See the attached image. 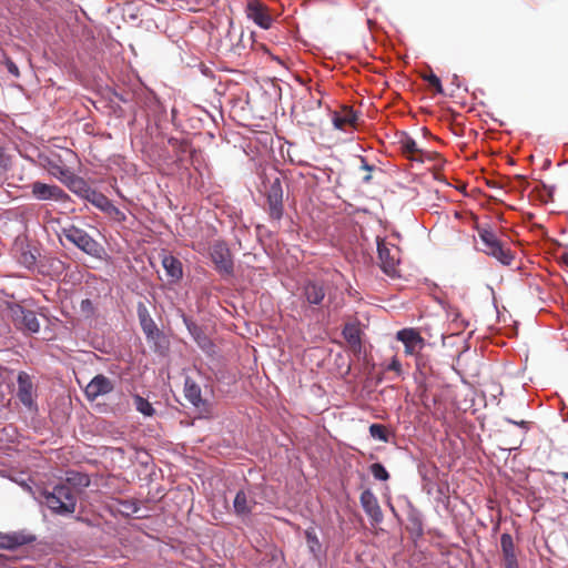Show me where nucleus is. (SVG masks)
Segmentation results:
<instances>
[{"label":"nucleus","mask_w":568,"mask_h":568,"mask_svg":"<svg viewBox=\"0 0 568 568\" xmlns=\"http://www.w3.org/2000/svg\"><path fill=\"white\" fill-rule=\"evenodd\" d=\"M44 504L58 515L73 514L77 508L75 489L68 484L53 487L52 491H44Z\"/></svg>","instance_id":"obj_1"},{"label":"nucleus","mask_w":568,"mask_h":568,"mask_svg":"<svg viewBox=\"0 0 568 568\" xmlns=\"http://www.w3.org/2000/svg\"><path fill=\"white\" fill-rule=\"evenodd\" d=\"M61 234L79 250L92 257L102 258L105 254L104 247L98 241L75 225L63 227Z\"/></svg>","instance_id":"obj_2"},{"label":"nucleus","mask_w":568,"mask_h":568,"mask_svg":"<svg viewBox=\"0 0 568 568\" xmlns=\"http://www.w3.org/2000/svg\"><path fill=\"white\" fill-rule=\"evenodd\" d=\"M478 235L484 247L481 251L487 255L495 257L503 265H510L514 261V254L509 248L503 246L496 234L488 227H477Z\"/></svg>","instance_id":"obj_3"},{"label":"nucleus","mask_w":568,"mask_h":568,"mask_svg":"<svg viewBox=\"0 0 568 568\" xmlns=\"http://www.w3.org/2000/svg\"><path fill=\"white\" fill-rule=\"evenodd\" d=\"M210 256L215 270L222 276H231L234 272V263L230 248L224 242L216 241L210 247Z\"/></svg>","instance_id":"obj_4"},{"label":"nucleus","mask_w":568,"mask_h":568,"mask_svg":"<svg viewBox=\"0 0 568 568\" xmlns=\"http://www.w3.org/2000/svg\"><path fill=\"white\" fill-rule=\"evenodd\" d=\"M378 260L383 272L389 276L398 275L399 248L389 246L384 240L377 239Z\"/></svg>","instance_id":"obj_5"},{"label":"nucleus","mask_w":568,"mask_h":568,"mask_svg":"<svg viewBox=\"0 0 568 568\" xmlns=\"http://www.w3.org/2000/svg\"><path fill=\"white\" fill-rule=\"evenodd\" d=\"M267 213L273 222L280 223L284 213L283 189L278 178L271 182L266 191Z\"/></svg>","instance_id":"obj_6"},{"label":"nucleus","mask_w":568,"mask_h":568,"mask_svg":"<svg viewBox=\"0 0 568 568\" xmlns=\"http://www.w3.org/2000/svg\"><path fill=\"white\" fill-rule=\"evenodd\" d=\"M245 14L262 29L267 30L272 27L273 18L270 13V9L261 0H247L245 4Z\"/></svg>","instance_id":"obj_7"},{"label":"nucleus","mask_w":568,"mask_h":568,"mask_svg":"<svg viewBox=\"0 0 568 568\" xmlns=\"http://www.w3.org/2000/svg\"><path fill=\"white\" fill-rule=\"evenodd\" d=\"M12 320L14 326L18 329L28 332V333H38L40 329V323L37 318V315L33 311L26 310L19 305L11 308Z\"/></svg>","instance_id":"obj_8"},{"label":"nucleus","mask_w":568,"mask_h":568,"mask_svg":"<svg viewBox=\"0 0 568 568\" xmlns=\"http://www.w3.org/2000/svg\"><path fill=\"white\" fill-rule=\"evenodd\" d=\"M114 389V383L106 376L99 374L94 376L84 389L89 402H94L98 397L106 395Z\"/></svg>","instance_id":"obj_9"},{"label":"nucleus","mask_w":568,"mask_h":568,"mask_svg":"<svg viewBox=\"0 0 568 568\" xmlns=\"http://www.w3.org/2000/svg\"><path fill=\"white\" fill-rule=\"evenodd\" d=\"M396 338L404 344L406 355H415L425 346V339L420 336L419 332L414 328H403L398 331Z\"/></svg>","instance_id":"obj_10"},{"label":"nucleus","mask_w":568,"mask_h":568,"mask_svg":"<svg viewBox=\"0 0 568 568\" xmlns=\"http://www.w3.org/2000/svg\"><path fill=\"white\" fill-rule=\"evenodd\" d=\"M32 195L41 201L54 200L59 202H64L69 197L61 187L42 182H34L32 184Z\"/></svg>","instance_id":"obj_11"},{"label":"nucleus","mask_w":568,"mask_h":568,"mask_svg":"<svg viewBox=\"0 0 568 568\" xmlns=\"http://www.w3.org/2000/svg\"><path fill=\"white\" fill-rule=\"evenodd\" d=\"M361 505L374 524L383 521V513L378 500L374 493L369 489H365L359 497Z\"/></svg>","instance_id":"obj_12"},{"label":"nucleus","mask_w":568,"mask_h":568,"mask_svg":"<svg viewBox=\"0 0 568 568\" xmlns=\"http://www.w3.org/2000/svg\"><path fill=\"white\" fill-rule=\"evenodd\" d=\"M184 395L185 398L200 412H209L207 402L202 398L201 387L190 377L185 378Z\"/></svg>","instance_id":"obj_13"},{"label":"nucleus","mask_w":568,"mask_h":568,"mask_svg":"<svg viewBox=\"0 0 568 568\" xmlns=\"http://www.w3.org/2000/svg\"><path fill=\"white\" fill-rule=\"evenodd\" d=\"M138 317L143 333L145 334L148 341H156L161 336V332L151 317L148 308L140 304L138 307Z\"/></svg>","instance_id":"obj_14"},{"label":"nucleus","mask_w":568,"mask_h":568,"mask_svg":"<svg viewBox=\"0 0 568 568\" xmlns=\"http://www.w3.org/2000/svg\"><path fill=\"white\" fill-rule=\"evenodd\" d=\"M357 119V113L348 105L342 106L338 111H335L332 116L333 124L338 130L355 128Z\"/></svg>","instance_id":"obj_15"},{"label":"nucleus","mask_w":568,"mask_h":568,"mask_svg":"<svg viewBox=\"0 0 568 568\" xmlns=\"http://www.w3.org/2000/svg\"><path fill=\"white\" fill-rule=\"evenodd\" d=\"M403 154L410 160L423 162L424 159L439 158L436 153L425 152L418 148L416 141L409 136L400 142Z\"/></svg>","instance_id":"obj_16"},{"label":"nucleus","mask_w":568,"mask_h":568,"mask_svg":"<svg viewBox=\"0 0 568 568\" xmlns=\"http://www.w3.org/2000/svg\"><path fill=\"white\" fill-rule=\"evenodd\" d=\"M18 398L20 402L28 408L33 406V384L30 375L26 372H20L18 374Z\"/></svg>","instance_id":"obj_17"},{"label":"nucleus","mask_w":568,"mask_h":568,"mask_svg":"<svg viewBox=\"0 0 568 568\" xmlns=\"http://www.w3.org/2000/svg\"><path fill=\"white\" fill-rule=\"evenodd\" d=\"M302 295L310 305H321L326 295V291L323 283L307 281L303 286Z\"/></svg>","instance_id":"obj_18"},{"label":"nucleus","mask_w":568,"mask_h":568,"mask_svg":"<svg viewBox=\"0 0 568 568\" xmlns=\"http://www.w3.org/2000/svg\"><path fill=\"white\" fill-rule=\"evenodd\" d=\"M184 323H185L190 334L192 335V337L199 345V347L207 354L214 353V344L205 335L203 329L199 325H196L194 322H192L191 320H189L186 317L184 318Z\"/></svg>","instance_id":"obj_19"},{"label":"nucleus","mask_w":568,"mask_h":568,"mask_svg":"<svg viewBox=\"0 0 568 568\" xmlns=\"http://www.w3.org/2000/svg\"><path fill=\"white\" fill-rule=\"evenodd\" d=\"M500 546L505 561V568H518L515 544L510 534H503Z\"/></svg>","instance_id":"obj_20"},{"label":"nucleus","mask_w":568,"mask_h":568,"mask_svg":"<svg viewBox=\"0 0 568 568\" xmlns=\"http://www.w3.org/2000/svg\"><path fill=\"white\" fill-rule=\"evenodd\" d=\"M343 336L355 354H361L363 345L361 339V329L355 324H346L343 328Z\"/></svg>","instance_id":"obj_21"},{"label":"nucleus","mask_w":568,"mask_h":568,"mask_svg":"<svg viewBox=\"0 0 568 568\" xmlns=\"http://www.w3.org/2000/svg\"><path fill=\"white\" fill-rule=\"evenodd\" d=\"M33 540L32 537L26 536L23 534L13 532V534H3L0 532V548L3 549H13L16 547L29 544Z\"/></svg>","instance_id":"obj_22"},{"label":"nucleus","mask_w":568,"mask_h":568,"mask_svg":"<svg viewBox=\"0 0 568 568\" xmlns=\"http://www.w3.org/2000/svg\"><path fill=\"white\" fill-rule=\"evenodd\" d=\"M256 503L252 498L247 497V495L244 490H240L235 495V498L233 501L234 511L237 516H246V515L251 514L253 506Z\"/></svg>","instance_id":"obj_23"},{"label":"nucleus","mask_w":568,"mask_h":568,"mask_svg":"<svg viewBox=\"0 0 568 568\" xmlns=\"http://www.w3.org/2000/svg\"><path fill=\"white\" fill-rule=\"evenodd\" d=\"M162 265L171 281L176 282L182 277V264L173 255H164L162 258Z\"/></svg>","instance_id":"obj_24"},{"label":"nucleus","mask_w":568,"mask_h":568,"mask_svg":"<svg viewBox=\"0 0 568 568\" xmlns=\"http://www.w3.org/2000/svg\"><path fill=\"white\" fill-rule=\"evenodd\" d=\"M64 185L78 196L84 199L92 189L84 179L74 173L65 181Z\"/></svg>","instance_id":"obj_25"},{"label":"nucleus","mask_w":568,"mask_h":568,"mask_svg":"<svg viewBox=\"0 0 568 568\" xmlns=\"http://www.w3.org/2000/svg\"><path fill=\"white\" fill-rule=\"evenodd\" d=\"M51 159H61V156H52ZM48 171L63 184L73 173L68 166L55 160H49Z\"/></svg>","instance_id":"obj_26"},{"label":"nucleus","mask_w":568,"mask_h":568,"mask_svg":"<svg viewBox=\"0 0 568 568\" xmlns=\"http://www.w3.org/2000/svg\"><path fill=\"white\" fill-rule=\"evenodd\" d=\"M88 202H90L92 205H94L97 209L103 212L105 210V206L109 204L110 200L102 194L101 192H98L94 189H91L88 193L87 197H84Z\"/></svg>","instance_id":"obj_27"},{"label":"nucleus","mask_w":568,"mask_h":568,"mask_svg":"<svg viewBox=\"0 0 568 568\" xmlns=\"http://www.w3.org/2000/svg\"><path fill=\"white\" fill-rule=\"evenodd\" d=\"M305 538H306V544H307L310 551L314 556H317V554L321 552L322 545L316 536V532L313 529H306Z\"/></svg>","instance_id":"obj_28"},{"label":"nucleus","mask_w":568,"mask_h":568,"mask_svg":"<svg viewBox=\"0 0 568 568\" xmlns=\"http://www.w3.org/2000/svg\"><path fill=\"white\" fill-rule=\"evenodd\" d=\"M134 404L136 410L143 414L144 416H153L155 413L151 403L140 395L134 396Z\"/></svg>","instance_id":"obj_29"},{"label":"nucleus","mask_w":568,"mask_h":568,"mask_svg":"<svg viewBox=\"0 0 568 568\" xmlns=\"http://www.w3.org/2000/svg\"><path fill=\"white\" fill-rule=\"evenodd\" d=\"M369 434L373 438L387 443L389 440V433L386 426L382 424H372L369 426Z\"/></svg>","instance_id":"obj_30"},{"label":"nucleus","mask_w":568,"mask_h":568,"mask_svg":"<svg viewBox=\"0 0 568 568\" xmlns=\"http://www.w3.org/2000/svg\"><path fill=\"white\" fill-rule=\"evenodd\" d=\"M103 213L108 214L113 221L122 223L126 220V215L120 209H118L111 201L103 210Z\"/></svg>","instance_id":"obj_31"},{"label":"nucleus","mask_w":568,"mask_h":568,"mask_svg":"<svg viewBox=\"0 0 568 568\" xmlns=\"http://www.w3.org/2000/svg\"><path fill=\"white\" fill-rule=\"evenodd\" d=\"M408 523L410 525V529L417 532L423 531V524L422 519L419 517V514L416 511L414 507L410 506V509L408 511L407 516Z\"/></svg>","instance_id":"obj_32"},{"label":"nucleus","mask_w":568,"mask_h":568,"mask_svg":"<svg viewBox=\"0 0 568 568\" xmlns=\"http://www.w3.org/2000/svg\"><path fill=\"white\" fill-rule=\"evenodd\" d=\"M422 79L425 80L426 82H428V84L435 89L436 93H439V94L444 93V89H443L440 79L432 71L428 73L422 74Z\"/></svg>","instance_id":"obj_33"},{"label":"nucleus","mask_w":568,"mask_h":568,"mask_svg":"<svg viewBox=\"0 0 568 568\" xmlns=\"http://www.w3.org/2000/svg\"><path fill=\"white\" fill-rule=\"evenodd\" d=\"M369 470L372 473V475L374 476V478L378 479V480H387L389 478V474L388 471L386 470V468L379 464V463H374L369 466Z\"/></svg>","instance_id":"obj_34"},{"label":"nucleus","mask_w":568,"mask_h":568,"mask_svg":"<svg viewBox=\"0 0 568 568\" xmlns=\"http://www.w3.org/2000/svg\"><path fill=\"white\" fill-rule=\"evenodd\" d=\"M361 169L366 172V174L362 178L363 183L368 184L372 181V171L374 170V165L367 163L366 159L361 156Z\"/></svg>","instance_id":"obj_35"},{"label":"nucleus","mask_w":568,"mask_h":568,"mask_svg":"<svg viewBox=\"0 0 568 568\" xmlns=\"http://www.w3.org/2000/svg\"><path fill=\"white\" fill-rule=\"evenodd\" d=\"M3 55V59H4V64L7 67V70L10 74H12L14 78H19L20 77V71H19V68L18 65L9 58L7 57L6 53H2Z\"/></svg>","instance_id":"obj_36"},{"label":"nucleus","mask_w":568,"mask_h":568,"mask_svg":"<svg viewBox=\"0 0 568 568\" xmlns=\"http://www.w3.org/2000/svg\"><path fill=\"white\" fill-rule=\"evenodd\" d=\"M19 262L30 268L36 264V256L31 252H22Z\"/></svg>","instance_id":"obj_37"},{"label":"nucleus","mask_w":568,"mask_h":568,"mask_svg":"<svg viewBox=\"0 0 568 568\" xmlns=\"http://www.w3.org/2000/svg\"><path fill=\"white\" fill-rule=\"evenodd\" d=\"M80 310H81L82 314L85 315L87 317L92 316L93 312H94V306H93V303L91 302V300H89V298L82 300L81 304H80Z\"/></svg>","instance_id":"obj_38"},{"label":"nucleus","mask_w":568,"mask_h":568,"mask_svg":"<svg viewBox=\"0 0 568 568\" xmlns=\"http://www.w3.org/2000/svg\"><path fill=\"white\" fill-rule=\"evenodd\" d=\"M10 164V156H8L4 151H3V148L0 145V166L1 168H8Z\"/></svg>","instance_id":"obj_39"},{"label":"nucleus","mask_w":568,"mask_h":568,"mask_svg":"<svg viewBox=\"0 0 568 568\" xmlns=\"http://www.w3.org/2000/svg\"><path fill=\"white\" fill-rule=\"evenodd\" d=\"M388 371H394L397 374L402 372V364L397 358H393L389 365L387 366Z\"/></svg>","instance_id":"obj_40"},{"label":"nucleus","mask_w":568,"mask_h":568,"mask_svg":"<svg viewBox=\"0 0 568 568\" xmlns=\"http://www.w3.org/2000/svg\"><path fill=\"white\" fill-rule=\"evenodd\" d=\"M244 32L241 31L239 42L234 45V49L240 52L241 49H245V44L243 42Z\"/></svg>","instance_id":"obj_41"},{"label":"nucleus","mask_w":568,"mask_h":568,"mask_svg":"<svg viewBox=\"0 0 568 568\" xmlns=\"http://www.w3.org/2000/svg\"><path fill=\"white\" fill-rule=\"evenodd\" d=\"M12 560H14V559L0 554V567H9L7 565V561H12Z\"/></svg>","instance_id":"obj_42"},{"label":"nucleus","mask_w":568,"mask_h":568,"mask_svg":"<svg viewBox=\"0 0 568 568\" xmlns=\"http://www.w3.org/2000/svg\"><path fill=\"white\" fill-rule=\"evenodd\" d=\"M64 153H65L67 158H74L75 156V154L71 150H65Z\"/></svg>","instance_id":"obj_43"},{"label":"nucleus","mask_w":568,"mask_h":568,"mask_svg":"<svg viewBox=\"0 0 568 568\" xmlns=\"http://www.w3.org/2000/svg\"><path fill=\"white\" fill-rule=\"evenodd\" d=\"M561 476L562 478L568 479V473H562Z\"/></svg>","instance_id":"obj_44"}]
</instances>
